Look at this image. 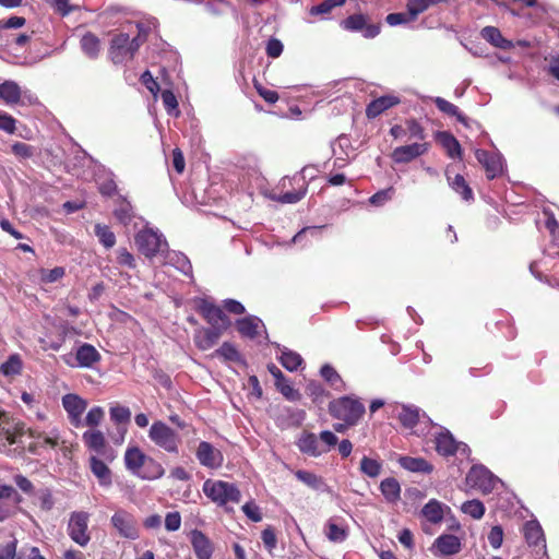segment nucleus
Here are the masks:
<instances>
[{"label":"nucleus","mask_w":559,"mask_h":559,"mask_svg":"<svg viewBox=\"0 0 559 559\" xmlns=\"http://www.w3.org/2000/svg\"><path fill=\"white\" fill-rule=\"evenodd\" d=\"M146 40L145 36H138L132 39L126 33L115 35L110 40L108 57L115 64H121L133 59L141 45Z\"/></svg>","instance_id":"1"},{"label":"nucleus","mask_w":559,"mask_h":559,"mask_svg":"<svg viewBox=\"0 0 559 559\" xmlns=\"http://www.w3.org/2000/svg\"><path fill=\"white\" fill-rule=\"evenodd\" d=\"M202 489L209 499L219 507H225L227 512L233 511L226 507L228 502L238 503L241 499V492L234 483L206 479Z\"/></svg>","instance_id":"2"},{"label":"nucleus","mask_w":559,"mask_h":559,"mask_svg":"<svg viewBox=\"0 0 559 559\" xmlns=\"http://www.w3.org/2000/svg\"><path fill=\"white\" fill-rule=\"evenodd\" d=\"M25 433L24 424L11 418L7 413L0 412V452L11 454L16 449L11 447L16 444L23 449L22 437Z\"/></svg>","instance_id":"3"},{"label":"nucleus","mask_w":559,"mask_h":559,"mask_svg":"<svg viewBox=\"0 0 559 559\" xmlns=\"http://www.w3.org/2000/svg\"><path fill=\"white\" fill-rule=\"evenodd\" d=\"M139 251L148 259L168 251V242L162 234L151 228L140 230L134 238Z\"/></svg>","instance_id":"4"},{"label":"nucleus","mask_w":559,"mask_h":559,"mask_svg":"<svg viewBox=\"0 0 559 559\" xmlns=\"http://www.w3.org/2000/svg\"><path fill=\"white\" fill-rule=\"evenodd\" d=\"M148 437L155 445L166 452L173 454H177L179 452L181 438L164 421H154L148 430Z\"/></svg>","instance_id":"5"},{"label":"nucleus","mask_w":559,"mask_h":559,"mask_svg":"<svg viewBox=\"0 0 559 559\" xmlns=\"http://www.w3.org/2000/svg\"><path fill=\"white\" fill-rule=\"evenodd\" d=\"M329 411L333 417L347 425H355L365 413V406L359 401L345 396L332 401Z\"/></svg>","instance_id":"6"},{"label":"nucleus","mask_w":559,"mask_h":559,"mask_svg":"<svg viewBox=\"0 0 559 559\" xmlns=\"http://www.w3.org/2000/svg\"><path fill=\"white\" fill-rule=\"evenodd\" d=\"M90 514L85 511H74L70 514L67 532L70 538L81 547H85L90 540L88 532Z\"/></svg>","instance_id":"7"},{"label":"nucleus","mask_w":559,"mask_h":559,"mask_svg":"<svg viewBox=\"0 0 559 559\" xmlns=\"http://www.w3.org/2000/svg\"><path fill=\"white\" fill-rule=\"evenodd\" d=\"M110 523L121 538L134 540L140 536L135 518L123 509L114 513Z\"/></svg>","instance_id":"8"},{"label":"nucleus","mask_w":559,"mask_h":559,"mask_svg":"<svg viewBox=\"0 0 559 559\" xmlns=\"http://www.w3.org/2000/svg\"><path fill=\"white\" fill-rule=\"evenodd\" d=\"M199 312L211 326L227 330L231 324L230 319L225 314L223 309L209 300L204 299L200 302Z\"/></svg>","instance_id":"9"},{"label":"nucleus","mask_w":559,"mask_h":559,"mask_svg":"<svg viewBox=\"0 0 559 559\" xmlns=\"http://www.w3.org/2000/svg\"><path fill=\"white\" fill-rule=\"evenodd\" d=\"M21 501L22 497L12 486L0 485V522L13 516Z\"/></svg>","instance_id":"10"},{"label":"nucleus","mask_w":559,"mask_h":559,"mask_svg":"<svg viewBox=\"0 0 559 559\" xmlns=\"http://www.w3.org/2000/svg\"><path fill=\"white\" fill-rule=\"evenodd\" d=\"M342 27L350 32H362L364 37L374 38L380 33L379 24H367V17L364 14H353L342 21Z\"/></svg>","instance_id":"11"},{"label":"nucleus","mask_w":559,"mask_h":559,"mask_svg":"<svg viewBox=\"0 0 559 559\" xmlns=\"http://www.w3.org/2000/svg\"><path fill=\"white\" fill-rule=\"evenodd\" d=\"M476 158L484 166L488 179H493L503 171V159L499 152L476 150Z\"/></svg>","instance_id":"12"},{"label":"nucleus","mask_w":559,"mask_h":559,"mask_svg":"<svg viewBox=\"0 0 559 559\" xmlns=\"http://www.w3.org/2000/svg\"><path fill=\"white\" fill-rule=\"evenodd\" d=\"M62 405L68 413L72 426L79 428L83 425L82 414L86 409V401L76 394H67L62 397Z\"/></svg>","instance_id":"13"},{"label":"nucleus","mask_w":559,"mask_h":559,"mask_svg":"<svg viewBox=\"0 0 559 559\" xmlns=\"http://www.w3.org/2000/svg\"><path fill=\"white\" fill-rule=\"evenodd\" d=\"M200 464L209 468H218L223 464L222 452L210 442L201 441L195 452Z\"/></svg>","instance_id":"14"},{"label":"nucleus","mask_w":559,"mask_h":559,"mask_svg":"<svg viewBox=\"0 0 559 559\" xmlns=\"http://www.w3.org/2000/svg\"><path fill=\"white\" fill-rule=\"evenodd\" d=\"M436 450L439 454L443 456L454 455L462 448L463 451L466 450L467 445L465 443H459L451 435V432L447 429H442L435 438Z\"/></svg>","instance_id":"15"},{"label":"nucleus","mask_w":559,"mask_h":559,"mask_svg":"<svg viewBox=\"0 0 559 559\" xmlns=\"http://www.w3.org/2000/svg\"><path fill=\"white\" fill-rule=\"evenodd\" d=\"M428 150L426 142H413L412 144L401 145L392 152L391 156L395 163H408L423 155Z\"/></svg>","instance_id":"16"},{"label":"nucleus","mask_w":559,"mask_h":559,"mask_svg":"<svg viewBox=\"0 0 559 559\" xmlns=\"http://www.w3.org/2000/svg\"><path fill=\"white\" fill-rule=\"evenodd\" d=\"M225 331L215 326L201 328L194 334L195 345L201 350H207L218 342Z\"/></svg>","instance_id":"17"},{"label":"nucleus","mask_w":559,"mask_h":559,"mask_svg":"<svg viewBox=\"0 0 559 559\" xmlns=\"http://www.w3.org/2000/svg\"><path fill=\"white\" fill-rule=\"evenodd\" d=\"M401 103L400 97L394 95H384L370 102L366 107V116L368 119H374L384 111L399 105Z\"/></svg>","instance_id":"18"},{"label":"nucleus","mask_w":559,"mask_h":559,"mask_svg":"<svg viewBox=\"0 0 559 559\" xmlns=\"http://www.w3.org/2000/svg\"><path fill=\"white\" fill-rule=\"evenodd\" d=\"M83 441L85 445L94 451L97 455H103L107 460H112L111 456L107 455L108 450L106 449L105 436L99 430H87L83 433Z\"/></svg>","instance_id":"19"},{"label":"nucleus","mask_w":559,"mask_h":559,"mask_svg":"<svg viewBox=\"0 0 559 559\" xmlns=\"http://www.w3.org/2000/svg\"><path fill=\"white\" fill-rule=\"evenodd\" d=\"M461 547L459 537L450 534L439 536L433 543V548L443 556L455 555L461 550Z\"/></svg>","instance_id":"20"},{"label":"nucleus","mask_w":559,"mask_h":559,"mask_svg":"<svg viewBox=\"0 0 559 559\" xmlns=\"http://www.w3.org/2000/svg\"><path fill=\"white\" fill-rule=\"evenodd\" d=\"M191 544L198 559H211L213 547L210 539L200 531H192Z\"/></svg>","instance_id":"21"},{"label":"nucleus","mask_w":559,"mask_h":559,"mask_svg":"<svg viewBox=\"0 0 559 559\" xmlns=\"http://www.w3.org/2000/svg\"><path fill=\"white\" fill-rule=\"evenodd\" d=\"M298 448L302 453L314 457L328 452V449L320 445L317 436L311 432L304 433L299 438Z\"/></svg>","instance_id":"22"},{"label":"nucleus","mask_w":559,"mask_h":559,"mask_svg":"<svg viewBox=\"0 0 559 559\" xmlns=\"http://www.w3.org/2000/svg\"><path fill=\"white\" fill-rule=\"evenodd\" d=\"M480 35L486 41L496 48L503 50H510L514 48V44L511 40L504 38L498 27L485 26L481 29Z\"/></svg>","instance_id":"23"},{"label":"nucleus","mask_w":559,"mask_h":559,"mask_svg":"<svg viewBox=\"0 0 559 559\" xmlns=\"http://www.w3.org/2000/svg\"><path fill=\"white\" fill-rule=\"evenodd\" d=\"M147 455L138 447L128 448L124 453V464L132 474L139 475L145 464Z\"/></svg>","instance_id":"24"},{"label":"nucleus","mask_w":559,"mask_h":559,"mask_svg":"<svg viewBox=\"0 0 559 559\" xmlns=\"http://www.w3.org/2000/svg\"><path fill=\"white\" fill-rule=\"evenodd\" d=\"M80 46L85 56L90 59H97L100 49L102 43L97 35L92 32L85 33L80 40Z\"/></svg>","instance_id":"25"},{"label":"nucleus","mask_w":559,"mask_h":559,"mask_svg":"<svg viewBox=\"0 0 559 559\" xmlns=\"http://www.w3.org/2000/svg\"><path fill=\"white\" fill-rule=\"evenodd\" d=\"M90 468L94 476L98 479L99 485H111V472L107 464L96 455L90 457Z\"/></svg>","instance_id":"26"},{"label":"nucleus","mask_w":559,"mask_h":559,"mask_svg":"<svg viewBox=\"0 0 559 559\" xmlns=\"http://www.w3.org/2000/svg\"><path fill=\"white\" fill-rule=\"evenodd\" d=\"M523 533H524L525 540L527 542L528 545H531V546L543 545L544 546L545 538H544L543 528L537 521H535V520L527 521L524 524Z\"/></svg>","instance_id":"27"},{"label":"nucleus","mask_w":559,"mask_h":559,"mask_svg":"<svg viewBox=\"0 0 559 559\" xmlns=\"http://www.w3.org/2000/svg\"><path fill=\"white\" fill-rule=\"evenodd\" d=\"M75 356L79 366L84 368L92 367L100 359V355L97 349L93 345L86 343L78 348Z\"/></svg>","instance_id":"28"},{"label":"nucleus","mask_w":559,"mask_h":559,"mask_svg":"<svg viewBox=\"0 0 559 559\" xmlns=\"http://www.w3.org/2000/svg\"><path fill=\"white\" fill-rule=\"evenodd\" d=\"M66 441L61 439L60 432L57 428H52L49 432L45 433V437L40 441H35L29 445V451L35 453L37 448H50L64 447Z\"/></svg>","instance_id":"29"},{"label":"nucleus","mask_w":559,"mask_h":559,"mask_svg":"<svg viewBox=\"0 0 559 559\" xmlns=\"http://www.w3.org/2000/svg\"><path fill=\"white\" fill-rule=\"evenodd\" d=\"M295 476L298 480L307 485L308 487L319 490L330 492V487L324 483L323 478L307 471H297Z\"/></svg>","instance_id":"30"},{"label":"nucleus","mask_w":559,"mask_h":559,"mask_svg":"<svg viewBox=\"0 0 559 559\" xmlns=\"http://www.w3.org/2000/svg\"><path fill=\"white\" fill-rule=\"evenodd\" d=\"M0 98L5 104H17L21 99V88L14 81H4L0 84Z\"/></svg>","instance_id":"31"},{"label":"nucleus","mask_w":559,"mask_h":559,"mask_svg":"<svg viewBox=\"0 0 559 559\" xmlns=\"http://www.w3.org/2000/svg\"><path fill=\"white\" fill-rule=\"evenodd\" d=\"M261 320L257 317H246L236 321L238 332L246 337L254 338L258 335V330Z\"/></svg>","instance_id":"32"},{"label":"nucleus","mask_w":559,"mask_h":559,"mask_svg":"<svg viewBox=\"0 0 559 559\" xmlns=\"http://www.w3.org/2000/svg\"><path fill=\"white\" fill-rule=\"evenodd\" d=\"M400 465L409 472L430 473L432 465L423 457L401 456Z\"/></svg>","instance_id":"33"},{"label":"nucleus","mask_w":559,"mask_h":559,"mask_svg":"<svg viewBox=\"0 0 559 559\" xmlns=\"http://www.w3.org/2000/svg\"><path fill=\"white\" fill-rule=\"evenodd\" d=\"M380 490L385 500L390 503H394L401 498L400 483L393 477L383 479L380 484Z\"/></svg>","instance_id":"34"},{"label":"nucleus","mask_w":559,"mask_h":559,"mask_svg":"<svg viewBox=\"0 0 559 559\" xmlns=\"http://www.w3.org/2000/svg\"><path fill=\"white\" fill-rule=\"evenodd\" d=\"M444 509H449L436 499H431L421 510L423 515L431 523H439L444 515Z\"/></svg>","instance_id":"35"},{"label":"nucleus","mask_w":559,"mask_h":559,"mask_svg":"<svg viewBox=\"0 0 559 559\" xmlns=\"http://www.w3.org/2000/svg\"><path fill=\"white\" fill-rule=\"evenodd\" d=\"M164 473L165 469L162 466V464L156 462L154 459L147 456L145 464L141 468V472L138 476L143 479L152 480L160 478L164 475Z\"/></svg>","instance_id":"36"},{"label":"nucleus","mask_w":559,"mask_h":559,"mask_svg":"<svg viewBox=\"0 0 559 559\" xmlns=\"http://www.w3.org/2000/svg\"><path fill=\"white\" fill-rule=\"evenodd\" d=\"M94 233L105 248L110 249L116 245V236L107 225L96 224Z\"/></svg>","instance_id":"37"},{"label":"nucleus","mask_w":559,"mask_h":559,"mask_svg":"<svg viewBox=\"0 0 559 559\" xmlns=\"http://www.w3.org/2000/svg\"><path fill=\"white\" fill-rule=\"evenodd\" d=\"M114 215L121 224L128 225L134 216L132 205L127 200L121 199L114 211Z\"/></svg>","instance_id":"38"},{"label":"nucleus","mask_w":559,"mask_h":559,"mask_svg":"<svg viewBox=\"0 0 559 559\" xmlns=\"http://www.w3.org/2000/svg\"><path fill=\"white\" fill-rule=\"evenodd\" d=\"M401 424L406 428H414L419 420V409L417 407L403 406L399 414Z\"/></svg>","instance_id":"39"},{"label":"nucleus","mask_w":559,"mask_h":559,"mask_svg":"<svg viewBox=\"0 0 559 559\" xmlns=\"http://www.w3.org/2000/svg\"><path fill=\"white\" fill-rule=\"evenodd\" d=\"M280 361L287 370L295 371L301 365L302 358L298 353L285 348L282 352Z\"/></svg>","instance_id":"40"},{"label":"nucleus","mask_w":559,"mask_h":559,"mask_svg":"<svg viewBox=\"0 0 559 559\" xmlns=\"http://www.w3.org/2000/svg\"><path fill=\"white\" fill-rule=\"evenodd\" d=\"M360 472L368 477L376 478L382 472V463L368 456H364L360 461Z\"/></svg>","instance_id":"41"},{"label":"nucleus","mask_w":559,"mask_h":559,"mask_svg":"<svg viewBox=\"0 0 559 559\" xmlns=\"http://www.w3.org/2000/svg\"><path fill=\"white\" fill-rule=\"evenodd\" d=\"M406 12H397V13H390L386 15L385 21L391 26H396L400 24H407L411 22H414L418 16L413 14V9L409 7H406Z\"/></svg>","instance_id":"42"},{"label":"nucleus","mask_w":559,"mask_h":559,"mask_svg":"<svg viewBox=\"0 0 559 559\" xmlns=\"http://www.w3.org/2000/svg\"><path fill=\"white\" fill-rule=\"evenodd\" d=\"M435 104L437 108L443 114L451 117H456L459 121L465 122L464 116L460 112L459 107L454 104L441 97H437Z\"/></svg>","instance_id":"43"},{"label":"nucleus","mask_w":559,"mask_h":559,"mask_svg":"<svg viewBox=\"0 0 559 559\" xmlns=\"http://www.w3.org/2000/svg\"><path fill=\"white\" fill-rule=\"evenodd\" d=\"M461 510L475 520L481 519L485 513V507L483 502L476 499L464 502L461 507Z\"/></svg>","instance_id":"44"},{"label":"nucleus","mask_w":559,"mask_h":559,"mask_svg":"<svg viewBox=\"0 0 559 559\" xmlns=\"http://www.w3.org/2000/svg\"><path fill=\"white\" fill-rule=\"evenodd\" d=\"M346 0H324L318 5H314L310 9V13L313 15L317 14H326L331 12L336 7H342L345 4Z\"/></svg>","instance_id":"45"},{"label":"nucleus","mask_w":559,"mask_h":559,"mask_svg":"<svg viewBox=\"0 0 559 559\" xmlns=\"http://www.w3.org/2000/svg\"><path fill=\"white\" fill-rule=\"evenodd\" d=\"M326 537L333 543H342L346 539L347 532L335 523L329 522L326 525Z\"/></svg>","instance_id":"46"},{"label":"nucleus","mask_w":559,"mask_h":559,"mask_svg":"<svg viewBox=\"0 0 559 559\" xmlns=\"http://www.w3.org/2000/svg\"><path fill=\"white\" fill-rule=\"evenodd\" d=\"M110 418L116 424H128L131 418V412L126 406L116 405L110 407Z\"/></svg>","instance_id":"47"},{"label":"nucleus","mask_w":559,"mask_h":559,"mask_svg":"<svg viewBox=\"0 0 559 559\" xmlns=\"http://www.w3.org/2000/svg\"><path fill=\"white\" fill-rule=\"evenodd\" d=\"M452 188L460 193L464 200H469L473 198L472 189L466 183L465 179L461 175H456L451 182Z\"/></svg>","instance_id":"48"},{"label":"nucleus","mask_w":559,"mask_h":559,"mask_svg":"<svg viewBox=\"0 0 559 559\" xmlns=\"http://www.w3.org/2000/svg\"><path fill=\"white\" fill-rule=\"evenodd\" d=\"M22 368V362L19 356H11L5 362H3L0 367L1 371L5 376H13L20 373Z\"/></svg>","instance_id":"49"},{"label":"nucleus","mask_w":559,"mask_h":559,"mask_svg":"<svg viewBox=\"0 0 559 559\" xmlns=\"http://www.w3.org/2000/svg\"><path fill=\"white\" fill-rule=\"evenodd\" d=\"M216 355L224 357L226 360L229 361H239L240 360V354L236 349V347L225 342L223 345L216 350Z\"/></svg>","instance_id":"50"},{"label":"nucleus","mask_w":559,"mask_h":559,"mask_svg":"<svg viewBox=\"0 0 559 559\" xmlns=\"http://www.w3.org/2000/svg\"><path fill=\"white\" fill-rule=\"evenodd\" d=\"M275 386L289 401H298L300 399V393L286 379L275 382Z\"/></svg>","instance_id":"51"},{"label":"nucleus","mask_w":559,"mask_h":559,"mask_svg":"<svg viewBox=\"0 0 559 559\" xmlns=\"http://www.w3.org/2000/svg\"><path fill=\"white\" fill-rule=\"evenodd\" d=\"M257 93L269 104H275L280 96L276 91L265 88L258 80H253Z\"/></svg>","instance_id":"52"},{"label":"nucleus","mask_w":559,"mask_h":559,"mask_svg":"<svg viewBox=\"0 0 559 559\" xmlns=\"http://www.w3.org/2000/svg\"><path fill=\"white\" fill-rule=\"evenodd\" d=\"M306 191H307V187L298 190V191H294V192H286L282 195H278V197H273L272 199L280 202V203H289V204H294V203H297L299 202L301 199L305 198V194H306Z\"/></svg>","instance_id":"53"},{"label":"nucleus","mask_w":559,"mask_h":559,"mask_svg":"<svg viewBox=\"0 0 559 559\" xmlns=\"http://www.w3.org/2000/svg\"><path fill=\"white\" fill-rule=\"evenodd\" d=\"M394 189L392 187L383 189L370 197L369 202L374 206H382L385 202L390 201L393 197Z\"/></svg>","instance_id":"54"},{"label":"nucleus","mask_w":559,"mask_h":559,"mask_svg":"<svg viewBox=\"0 0 559 559\" xmlns=\"http://www.w3.org/2000/svg\"><path fill=\"white\" fill-rule=\"evenodd\" d=\"M64 269L61 266H57L52 270H45L43 269L40 271V280L44 283H53L58 280L62 278L64 276Z\"/></svg>","instance_id":"55"},{"label":"nucleus","mask_w":559,"mask_h":559,"mask_svg":"<svg viewBox=\"0 0 559 559\" xmlns=\"http://www.w3.org/2000/svg\"><path fill=\"white\" fill-rule=\"evenodd\" d=\"M407 135L409 139L423 140L425 138L424 127L414 119H407Z\"/></svg>","instance_id":"56"},{"label":"nucleus","mask_w":559,"mask_h":559,"mask_svg":"<svg viewBox=\"0 0 559 559\" xmlns=\"http://www.w3.org/2000/svg\"><path fill=\"white\" fill-rule=\"evenodd\" d=\"M140 81L154 96H156L160 91L159 84L148 70L142 73Z\"/></svg>","instance_id":"57"},{"label":"nucleus","mask_w":559,"mask_h":559,"mask_svg":"<svg viewBox=\"0 0 559 559\" xmlns=\"http://www.w3.org/2000/svg\"><path fill=\"white\" fill-rule=\"evenodd\" d=\"M117 262L121 266H127L129 269H135L136 263L132 253H130L126 248H120L117 251Z\"/></svg>","instance_id":"58"},{"label":"nucleus","mask_w":559,"mask_h":559,"mask_svg":"<svg viewBox=\"0 0 559 559\" xmlns=\"http://www.w3.org/2000/svg\"><path fill=\"white\" fill-rule=\"evenodd\" d=\"M488 542L495 549L501 547L503 542V530L500 525L492 526L488 534Z\"/></svg>","instance_id":"59"},{"label":"nucleus","mask_w":559,"mask_h":559,"mask_svg":"<svg viewBox=\"0 0 559 559\" xmlns=\"http://www.w3.org/2000/svg\"><path fill=\"white\" fill-rule=\"evenodd\" d=\"M104 418V411L99 406H95L90 409L85 417V424L87 426L94 427L100 424Z\"/></svg>","instance_id":"60"},{"label":"nucleus","mask_w":559,"mask_h":559,"mask_svg":"<svg viewBox=\"0 0 559 559\" xmlns=\"http://www.w3.org/2000/svg\"><path fill=\"white\" fill-rule=\"evenodd\" d=\"M242 511L253 522L262 521V513L260 508L252 501L247 502L242 506Z\"/></svg>","instance_id":"61"},{"label":"nucleus","mask_w":559,"mask_h":559,"mask_svg":"<svg viewBox=\"0 0 559 559\" xmlns=\"http://www.w3.org/2000/svg\"><path fill=\"white\" fill-rule=\"evenodd\" d=\"M262 542L265 546V548L271 552L277 544V538L275 535L274 530L271 526H267L262 531L261 535Z\"/></svg>","instance_id":"62"},{"label":"nucleus","mask_w":559,"mask_h":559,"mask_svg":"<svg viewBox=\"0 0 559 559\" xmlns=\"http://www.w3.org/2000/svg\"><path fill=\"white\" fill-rule=\"evenodd\" d=\"M283 44L277 38H271L266 44V55L270 58H278L283 52Z\"/></svg>","instance_id":"63"},{"label":"nucleus","mask_w":559,"mask_h":559,"mask_svg":"<svg viewBox=\"0 0 559 559\" xmlns=\"http://www.w3.org/2000/svg\"><path fill=\"white\" fill-rule=\"evenodd\" d=\"M181 525V516L179 512H169L165 518V527L169 532H175L180 528Z\"/></svg>","instance_id":"64"}]
</instances>
